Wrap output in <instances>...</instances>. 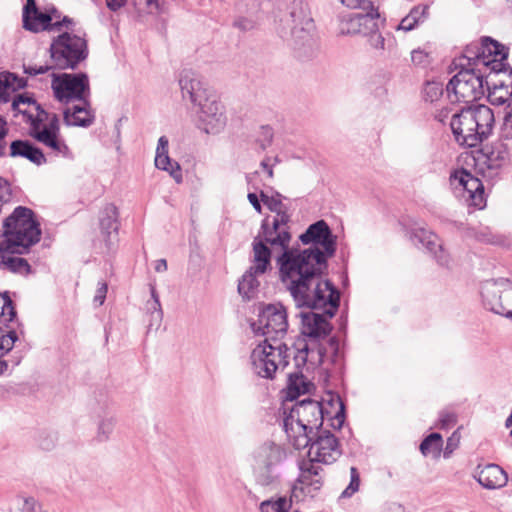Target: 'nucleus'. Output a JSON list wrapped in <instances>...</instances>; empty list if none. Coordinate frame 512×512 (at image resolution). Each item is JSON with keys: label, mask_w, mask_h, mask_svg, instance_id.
Wrapping results in <instances>:
<instances>
[{"label": "nucleus", "mask_w": 512, "mask_h": 512, "mask_svg": "<svg viewBox=\"0 0 512 512\" xmlns=\"http://www.w3.org/2000/svg\"><path fill=\"white\" fill-rule=\"evenodd\" d=\"M299 240L311 247L283 251L276 262L282 283L291 296L302 300L301 289L308 283L324 281L322 277L328 273V260L337 250V236L325 220H318L308 226Z\"/></svg>", "instance_id": "obj_1"}, {"label": "nucleus", "mask_w": 512, "mask_h": 512, "mask_svg": "<svg viewBox=\"0 0 512 512\" xmlns=\"http://www.w3.org/2000/svg\"><path fill=\"white\" fill-rule=\"evenodd\" d=\"M40 224L34 218V212L27 207L18 206L3 221L0 230V269L14 274L28 275L31 265L22 255L40 241Z\"/></svg>", "instance_id": "obj_2"}, {"label": "nucleus", "mask_w": 512, "mask_h": 512, "mask_svg": "<svg viewBox=\"0 0 512 512\" xmlns=\"http://www.w3.org/2000/svg\"><path fill=\"white\" fill-rule=\"evenodd\" d=\"M304 299H296L292 296L298 308H307V312H299L301 318V334L307 342L314 345L321 344L332 331L329 322L335 316L340 305V292L333 283L324 281L311 282L306 288L301 289Z\"/></svg>", "instance_id": "obj_3"}, {"label": "nucleus", "mask_w": 512, "mask_h": 512, "mask_svg": "<svg viewBox=\"0 0 512 512\" xmlns=\"http://www.w3.org/2000/svg\"><path fill=\"white\" fill-rule=\"evenodd\" d=\"M327 405L336 407L334 415L326 409L323 403L309 397L296 402L289 414L283 420V427L289 438L306 437L323 429L324 420L330 421V426L340 429L345 421V406L338 395H330Z\"/></svg>", "instance_id": "obj_4"}, {"label": "nucleus", "mask_w": 512, "mask_h": 512, "mask_svg": "<svg viewBox=\"0 0 512 512\" xmlns=\"http://www.w3.org/2000/svg\"><path fill=\"white\" fill-rule=\"evenodd\" d=\"M14 116L22 114L30 125V135L38 142L51 148L58 154L67 156L69 148L60 139V125L57 114H50L37 101L27 95L19 94L12 101Z\"/></svg>", "instance_id": "obj_5"}, {"label": "nucleus", "mask_w": 512, "mask_h": 512, "mask_svg": "<svg viewBox=\"0 0 512 512\" xmlns=\"http://www.w3.org/2000/svg\"><path fill=\"white\" fill-rule=\"evenodd\" d=\"M290 357L298 371L289 373L288 375V395L291 399L296 398L301 393L307 391V384L301 369L310 362L312 365L324 364L327 359L335 364L340 359L339 340L337 337L329 338L325 344H317L307 342L306 338L297 339L292 347H288Z\"/></svg>", "instance_id": "obj_6"}, {"label": "nucleus", "mask_w": 512, "mask_h": 512, "mask_svg": "<svg viewBox=\"0 0 512 512\" xmlns=\"http://www.w3.org/2000/svg\"><path fill=\"white\" fill-rule=\"evenodd\" d=\"M494 123L493 110L486 105H477L455 113L451 118L450 127L459 145L474 148L490 137Z\"/></svg>", "instance_id": "obj_7"}, {"label": "nucleus", "mask_w": 512, "mask_h": 512, "mask_svg": "<svg viewBox=\"0 0 512 512\" xmlns=\"http://www.w3.org/2000/svg\"><path fill=\"white\" fill-rule=\"evenodd\" d=\"M49 52L55 69L74 70L87 58L88 47L84 38L64 32L52 40Z\"/></svg>", "instance_id": "obj_8"}, {"label": "nucleus", "mask_w": 512, "mask_h": 512, "mask_svg": "<svg viewBox=\"0 0 512 512\" xmlns=\"http://www.w3.org/2000/svg\"><path fill=\"white\" fill-rule=\"evenodd\" d=\"M286 343L274 344L268 342L258 344L251 353L252 369L259 377L273 379L280 368L289 364L290 354Z\"/></svg>", "instance_id": "obj_9"}, {"label": "nucleus", "mask_w": 512, "mask_h": 512, "mask_svg": "<svg viewBox=\"0 0 512 512\" xmlns=\"http://www.w3.org/2000/svg\"><path fill=\"white\" fill-rule=\"evenodd\" d=\"M293 446L296 449L309 447L308 457L326 465L333 464L342 455L338 439L324 428L306 437H296Z\"/></svg>", "instance_id": "obj_10"}, {"label": "nucleus", "mask_w": 512, "mask_h": 512, "mask_svg": "<svg viewBox=\"0 0 512 512\" xmlns=\"http://www.w3.org/2000/svg\"><path fill=\"white\" fill-rule=\"evenodd\" d=\"M484 73L486 71L462 68L446 86L449 98L466 104L481 99L485 95Z\"/></svg>", "instance_id": "obj_11"}, {"label": "nucleus", "mask_w": 512, "mask_h": 512, "mask_svg": "<svg viewBox=\"0 0 512 512\" xmlns=\"http://www.w3.org/2000/svg\"><path fill=\"white\" fill-rule=\"evenodd\" d=\"M508 48L492 39L491 37H482L480 44L472 43L468 45L463 54L466 64L461 63L462 68L474 69L477 71H487L490 63L497 56L502 59L508 58Z\"/></svg>", "instance_id": "obj_12"}, {"label": "nucleus", "mask_w": 512, "mask_h": 512, "mask_svg": "<svg viewBox=\"0 0 512 512\" xmlns=\"http://www.w3.org/2000/svg\"><path fill=\"white\" fill-rule=\"evenodd\" d=\"M255 333L266 336L264 342L276 344L288 329L287 312L281 303L268 304L259 313L257 322L252 324Z\"/></svg>", "instance_id": "obj_13"}, {"label": "nucleus", "mask_w": 512, "mask_h": 512, "mask_svg": "<svg viewBox=\"0 0 512 512\" xmlns=\"http://www.w3.org/2000/svg\"><path fill=\"white\" fill-rule=\"evenodd\" d=\"M52 76V89L60 102L68 104L73 100H89L90 85L86 73H62L52 74Z\"/></svg>", "instance_id": "obj_14"}, {"label": "nucleus", "mask_w": 512, "mask_h": 512, "mask_svg": "<svg viewBox=\"0 0 512 512\" xmlns=\"http://www.w3.org/2000/svg\"><path fill=\"white\" fill-rule=\"evenodd\" d=\"M320 464L309 457L298 460L299 473L292 488L293 494L299 491L304 496L311 498L319 494L325 482L324 469Z\"/></svg>", "instance_id": "obj_15"}, {"label": "nucleus", "mask_w": 512, "mask_h": 512, "mask_svg": "<svg viewBox=\"0 0 512 512\" xmlns=\"http://www.w3.org/2000/svg\"><path fill=\"white\" fill-rule=\"evenodd\" d=\"M195 125L206 134H218L224 130L227 117L224 106L215 95L197 105Z\"/></svg>", "instance_id": "obj_16"}, {"label": "nucleus", "mask_w": 512, "mask_h": 512, "mask_svg": "<svg viewBox=\"0 0 512 512\" xmlns=\"http://www.w3.org/2000/svg\"><path fill=\"white\" fill-rule=\"evenodd\" d=\"M280 21L290 29L291 34L303 31L312 22L308 4L304 0H278Z\"/></svg>", "instance_id": "obj_17"}, {"label": "nucleus", "mask_w": 512, "mask_h": 512, "mask_svg": "<svg viewBox=\"0 0 512 512\" xmlns=\"http://www.w3.org/2000/svg\"><path fill=\"white\" fill-rule=\"evenodd\" d=\"M365 13H347L339 15V33L342 35L368 34L378 30V9L363 10Z\"/></svg>", "instance_id": "obj_18"}, {"label": "nucleus", "mask_w": 512, "mask_h": 512, "mask_svg": "<svg viewBox=\"0 0 512 512\" xmlns=\"http://www.w3.org/2000/svg\"><path fill=\"white\" fill-rule=\"evenodd\" d=\"M277 217L274 218L272 225L268 224L267 219H264L261 224V234L265 241L272 247L279 246L283 251L290 250L289 243L291 240V234L286 226L290 220V216L287 213V207L275 212Z\"/></svg>", "instance_id": "obj_19"}, {"label": "nucleus", "mask_w": 512, "mask_h": 512, "mask_svg": "<svg viewBox=\"0 0 512 512\" xmlns=\"http://www.w3.org/2000/svg\"><path fill=\"white\" fill-rule=\"evenodd\" d=\"M179 86L182 98L189 100L195 107L213 96L204 86L200 76L190 69H184L181 72Z\"/></svg>", "instance_id": "obj_20"}, {"label": "nucleus", "mask_w": 512, "mask_h": 512, "mask_svg": "<svg viewBox=\"0 0 512 512\" xmlns=\"http://www.w3.org/2000/svg\"><path fill=\"white\" fill-rule=\"evenodd\" d=\"M412 241L416 245H422L427 251L433 254L439 265L443 267L449 266L450 256L444 250L436 234L421 228L413 233Z\"/></svg>", "instance_id": "obj_21"}, {"label": "nucleus", "mask_w": 512, "mask_h": 512, "mask_svg": "<svg viewBox=\"0 0 512 512\" xmlns=\"http://www.w3.org/2000/svg\"><path fill=\"white\" fill-rule=\"evenodd\" d=\"M474 479L485 489L493 490L504 487L507 484V473L497 464H487L483 468L477 466Z\"/></svg>", "instance_id": "obj_22"}, {"label": "nucleus", "mask_w": 512, "mask_h": 512, "mask_svg": "<svg viewBox=\"0 0 512 512\" xmlns=\"http://www.w3.org/2000/svg\"><path fill=\"white\" fill-rule=\"evenodd\" d=\"M485 76V85L502 86L512 89V68L507 63V59L497 56L490 63Z\"/></svg>", "instance_id": "obj_23"}, {"label": "nucleus", "mask_w": 512, "mask_h": 512, "mask_svg": "<svg viewBox=\"0 0 512 512\" xmlns=\"http://www.w3.org/2000/svg\"><path fill=\"white\" fill-rule=\"evenodd\" d=\"M95 120L89 100L80 101V104L67 107L63 111V121L66 126L89 127Z\"/></svg>", "instance_id": "obj_24"}, {"label": "nucleus", "mask_w": 512, "mask_h": 512, "mask_svg": "<svg viewBox=\"0 0 512 512\" xmlns=\"http://www.w3.org/2000/svg\"><path fill=\"white\" fill-rule=\"evenodd\" d=\"M451 180L457 182L472 199L475 206L481 207L484 195L482 182L465 169L456 171L451 175Z\"/></svg>", "instance_id": "obj_25"}, {"label": "nucleus", "mask_w": 512, "mask_h": 512, "mask_svg": "<svg viewBox=\"0 0 512 512\" xmlns=\"http://www.w3.org/2000/svg\"><path fill=\"white\" fill-rule=\"evenodd\" d=\"M169 140L166 136L158 139L156 148L155 166L158 169L167 171L171 177L177 182L182 181V172L180 165L173 161L168 155Z\"/></svg>", "instance_id": "obj_26"}, {"label": "nucleus", "mask_w": 512, "mask_h": 512, "mask_svg": "<svg viewBox=\"0 0 512 512\" xmlns=\"http://www.w3.org/2000/svg\"><path fill=\"white\" fill-rule=\"evenodd\" d=\"M10 157H23L31 163L41 166L47 162L43 151L28 140H14L10 144Z\"/></svg>", "instance_id": "obj_27"}, {"label": "nucleus", "mask_w": 512, "mask_h": 512, "mask_svg": "<svg viewBox=\"0 0 512 512\" xmlns=\"http://www.w3.org/2000/svg\"><path fill=\"white\" fill-rule=\"evenodd\" d=\"M285 458V449L274 442L263 443L256 452V461L264 468H276Z\"/></svg>", "instance_id": "obj_28"}, {"label": "nucleus", "mask_w": 512, "mask_h": 512, "mask_svg": "<svg viewBox=\"0 0 512 512\" xmlns=\"http://www.w3.org/2000/svg\"><path fill=\"white\" fill-rule=\"evenodd\" d=\"M118 216V209L112 203L107 204L101 211L100 230L107 247H110L112 235L117 236L118 234Z\"/></svg>", "instance_id": "obj_29"}, {"label": "nucleus", "mask_w": 512, "mask_h": 512, "mask_svg": "<svg viewBox=\"0 0 512 512\" xmlns=\"http://www.w3.org/2000/svg\"><path fill=\"white\" fill-rule=\"evenodd\" d=\"M23 28L38 33L40 31H53V15L49 12H42L36 7L31 14H23Z\"/></svg>", "instance_id": "obj_30"}, {"label": "nucleus", "mask_w": 512, "mask_h": 512, "mask_svg": "<svg viewBox=\"0 0 512 512\" xmlns=\"http://www.w3.org/2000/svg\"><path fill=\"white\" fill-rule=\"evenodd\" d=\"M267 244L264 238H260V235L253 240V265L251 268L256 273H266L268 269H271L272 252Z\"/></svg>", "instance_id": "obj_31"}, {"label": "nucleus", "mask_w": 512, "mask_h": 512, "mask_svg": "<svg viewBox=\"0 0 512 512\" xmlns=\"http://www.w3.org/2000/svg\"><path fill=\"white\" fill-rule=\"evenodd\" d=\"M503 291H500L496 282L487 281L481 287V296L484 306L495 314L504 312L503 310Z\"/></svg>", "instance_id": "obj_32"}, {"label": "nucleus", "mask_w": 512, "mask_h": 512, "mask_svg": "<svg viewBox=\"0 0 512 512\" xmlns=\"http://www.w3.org/2000/svg\"><path fill=\"white\" fill-rule=\"evenodd\" d=\"M151 299L146 303V309L149 316L147 332L157 331L163 320V310L159 300L158 293L154 286L150 287Z\"/></svg>", "instance_id": "obj_33"}, {"label": "nucleus", "mask_w": 512, "mask_h": 512, "mask_svg": "<svg viewBox=\"0 0 512 512\" xmlns=\"http://www.w3.org/2000/svg\"><path fill=\"white\" fill-rule=\"evenodd\" d=\"M491 105L512 107V89L502 86L485 85V93Z\"/></svg>", "instance_id": "obj_34"}, {"label": "nucleus", "mask_w": 512, "mask_h": 512, "mask_svg": "<svg viewBox=\"0 0 512 512\" xmlns=\"http://www.w3.org/2000/svg\"><path fill=\"white\" fill-rule=\"evenodd\" d=\"M262 274L263 273H256V271H253V268L250 267L239 280V294L248 300L253 298L260 284L257 280V276Z\"/></svg>", "instance_id": "obj_35"}, {"label": "nucleus", "mask_w": 512, "mask_h": 512, "mask_svg": "<svg viewBox=\"0 0 512 512\" xmlns=\"http://www.w3.org/2000/svg\"><path fill=\"white\" fill-rule=\"evenodd\" d=\"M116 423L117 419L113 414L105 413L98 422L95 439L98 442L108 441L113 433Z\"/></svg>", "instance_id": "obj_36"}, {"label": "nucleus", "mask_w": 512, "mask_h": 512, "mask_svg": "<svg viewBox=\"0 0 512 512\" xmlns=\"http://www.w3.org/2000/svg\"><path fill=\"white\" fill-rule=\"evenodd\" d=\"M292 507V500L286 497L267 499L260 503V512H289Z\"/></svg>", "instance_id": "obj_37"}, {"label": "nucleus", "mask_w": 512, "mask_h": 512, "mask_svg": "<svg viewBox=\"0 0 512 512\" xmlns=\"http://www.w3.org/2000/svg\"><path fill=\"white\" fill-rule=\"evenodd\" d=\"M442 445L443 439L441 434L433 432L423 439L419 448L424 456L429 454L439 455Z\"/></svg>", "instance_id": "obj_38"}, {"label": "nucleus", "mask_w": 512, "mask_h": 512, "mask_svg": "<svg viewBox=\"0 0 512 512\" xmlns=\"http://www.w3.org/2000/svg\"><path fill=\"white\" fill-rule=\"evenodd\" d=\"M16 316L17 312L9 292L0 293V317H3L5 322H13Z\"/></svg>", "instance_id": "obj_39"}, {"label": "nucleus", "mask_w": 512, "mask_h": 512, "mask_svg": "<svg viewBox=\"0 0 512 512\" xmlns=\"http://www.w3.org/2000/svg\"><path fill=\"white\" fill-rule=\"evenodd\" d=\"M232 26L240 32H250L257 28L258 21L252 14L238 15L234 17Z\"/></svg>", "instance_id": "obj_40"}, {"label": "nucleus", "mask_w": 512, "mask_h": 512, "mask_svg": "<svg viewBox=\"0 0 512 512\" xmlns=\"http://www.w3.org/2000/svg\"><path fill=\"white\" fill-rule=\"evenodd\" d=\"M0 84H2L4 88H10L12 91H15L25 88L27 86V80L16 74L6 72L0 74Z\"/></svg>", "instance_id": "obj_41"}, {"label": "nucleus", "mask_w": 512, "mask_h": 512, "mask_svg": "<svg viewBox=\"0 0 512 512\" xmlns=\"http://www.w3.org/2000/svg\"><path fill=\"white\" fill-rule=\"evenodd\" d=\"M443 94V85L437 81H428L423 88V98L426 102L433 103Z\"/></svg>", "instance_id": "obj_42"}, {"label": "nucleus", "mask_w": 512, "mask_h": 512, "mask_svg": "<svg viewBox=\"0 0 512 512\" xmlns=\"http://www.w3.org/2000/svg\"><path fill=\"white\" fill-rule=\"evenodd\" d=\"M256 480L261 486H272L279 482V474L276 468H264L261 466Z\"/></svg>", "instance_id": "obj_43"}, {"label": "nucleus", "mask_w": 512, "mask_h": 512, "mask_svg": "<svg viewBox=\"0 0 512 512\" xmlns=\"http://www.w3.org/2000/svg\"><path fill=\"white\" fill-rule=\"evenodd\" d=\"M360 474L356 467L350 468V482L348 486L343 490V492L340 495V498H350L352 497L356 492H358L360 487Z\"/></svg>", "instance_id": "obj_44"}, {"label": "nucleus", "mask_w": 512, "mask_h": 512, "mask_svg": "<svg viewBox=\"0 0 512 512\" xmlns=\"http://www.w3.org/2000/svg\"><path fill=\"white\" fill-rule=\"evenodd\" d=\"M261 201L267 206V208L272 212H280L281 209L286 206L282 203V199L284 198L282 194L276 192L272 196H268L263 191L260 192Z\"/></svg>", "instance_id": "obj_45"}, {"label": "nucleus", "mask_w": 512, "mask_h": 512, "mask_svg": "<svg viewBox=\"0 0 512 512\" xmlns=\"http://www.w3.org/2000/svg\"><path fill=\"white\" fill-rule=\"evenodd\" d=\"M17 340L18 335L14 329H10L8 331H4L2 329L0 335V351L2 352V356L13 349Z\"/></svg>", "instance_id": "obj_46"}, {"label": "nucleus", "mask_w": 512, "mask_h": 512, "mask_svg": "<svg viewBox=\"0 0 512 512\" xmlns=\"http://www.w3.org/2000/svg\"><path fill=\"white\" fill-rule=\"evenodd\" d=\"M408 14L412 20H417V24L419 25L428 18L429 6L424 4L416 5L410 10Z\"/></svg>", "instance_id": "obj_47"}, {"label": "nucleus", "mask_w": 512, "mask_h": 512, "mask_svg": "<svg viewBox=\"0 0 512 512\" xmlns=\"http://www.w3.org/2000/svg\"><path fill=\"white\" fill-rule=\"evenodd\" d=\"M342 5L350 9H377L370 0H338Z\"/></svg>", "instance_id": "obj_48"}, {"label": "nucleus", "mask_w": 512, "mask_h": 512, "mask_svg": "<svg viewBox=\"0 0 512 512\" xmlns=\"http://www.w3.org/2000/svg\"><path fill=\"white\" fill-rule=\"evenodd\" d=\"M261 136L257 139V143L259 144L262 150L266 149L269 146L273 139V130L269 126H262L260 130Z\"/></svg>", "instance_id": "obj_49"}, {"label": "nucleus", "mask_w": 512, "mask_h": 512, "mask_svg": "<svg viewBox=\"0 0 512 512\" xmlns=\"http://www.w3.org/2000/svg\"><path fill=\"white\" fill-rule=\"evenodd\" d=\"M503 300V310L501 312V316H505L506 318H512V288L506 289L502 293Z\"/></svg>", "instance_id": "obj_50"}, {"label": "nucleus", "mask_w": 512, "mask_h": 512, "mask_svg": "<svg viewBox=\"0 0 512 512\" xmlns=\"http://www.w3.org/2000/svg\"><path fill=\"white\" fill-rule=\"evenodd\" d=\"M8 135L7 122L0 115V158L6 156V136Z\"/></svg>", "instance_id": "obj_51"}, {"label": "nucleus", "mask_w": 512, "mask_h": 512, "mask_svg": "<svg viewBox=\"0 0 512 512\" xmlns=\"http://www.w3.org/2000/svg\"><path fill=\"white\" fill-rule=\"evenodd\" d=\"M502 136L505 139L512 140V107L504 115Z\"/></svg>", "instance_id": "obj_52"}, {"label": "nucleus", "mask_w": 512, "mask_h": 512, "mask_svg": "<svg viewBox=\"0 0 512 512\" xmlns=\"http://www.w3.org/2000/svg\"><path fill=\"white\" fill-rule=\"evenodd\" d=\"M457 417L452 412H441L439 417V426L441 429H448L455 425Z\"/></svg>", "instance_id": "obj_53"}, {"label": "nucleus", "mask_w": 512, "mask_h": 512, "mask_svg": "<svg viewBox=\"0 0 512 512\" xmlns=\"http://www.w3.org/2000/svg\"><path fill=\"white\" fill-rule=\"evenodd\" d=\"M17 501L19 512H35L36 500L33 497H19Z\"/></svg>", "instance_id": "obj_54"}, {"label": "nucleus", "mask_w": 512, "mask_h": 512, "mask_svg": "<svg viewBox=\"0 0 512 512\" xmlns=\"http://www.w3.org/2000/svg\"><path fill=\"white\" fill-rule=\"evenodd\" d=\"M52 66L41 65V66H32V65H23L24 73L30 76H36L39 74L47 73L49 70L53 69Z\"/></svg>", "instance_id": "obj_55"}, {"label": "nucleus", "mask_w": 512, "mask_h": 512, "mask_svg": "<svg viewBox=\"0 0 512 512\" xmlns=\"http://www.w3.org/2000/svg\"><path fill=\"white\" fill-rule=\"evenodd\" d=\"M107 290H108V286H107L106 282L98 283V288H97L96 294L93 298V302L96 306H101L104 303L106 294H107Z\"/></svg>", "instance_id": "obj_56"}, {"label": "nucleus", "mask_w": 512, "mask_h": 512, "mask_svg": "<svg viewBox=\"0 0 512 512\" xmlns=\"http://www.w3.org/2000/svg\"><path fill=\"white\" fill-rule=\"evenodd\" d=\"M428 54L421 50L415 49L411 52V61L414 65L425 66L427 63Z\"/></svg>", "instance_id": "obj_57"}, {"label": "nucleus", "mask_w": 512, "mask_h": 512, "mask_svg": "<svg viewBox=\"0 0 512 512\" xmlns=\"http://www.w3.org/2000/svg\"><path fill=\"white\" fill-rule=\"evenodd\" d=\"M418 26L417 20H412V18L408 15H406L400 23L397 25L396 30H402L405 32L412 31Z\"/></svg>", "instance_id": "obj_58"}, {"label": "nucleus", "mask_w": 512, "mask_h": 512, "mask_svg": "<svg viewBox=\"0 0 512 512\" xmlns=\"http://www.w3.org/2000/svg\"><path fill=\"white\" fill-rule=\"evenodd\" d=\"M368 34H371L369 42L372 47L375 49H384L385 39L380 33L377 32V30L368 32Z\"/></svg>", "instance_id": "obj_59"}, {"label": "nucleus", "mask_w": 512, "mask_h": 512, "mask_svg": "<svg viewBox=\"0 0 512 512\" xmlns=\"http://www.w3.org/2000/svg\"><path fill=\"white\" fill-rule=\"evenodd\" d=\"M55 442H56V437L54 435L47 434L45 437H42L39 440V446L43 450H50L54 447Z\"/></svg>", "instance_id": "obj_60"}, {"label": "nucleus", "mask_w": 512, "mask_h": 512, "mask_svg": "<svg viewBox=\"0 0 512 512\" xmlns=\"http://www.w3.org/2000/svg\"><path fill=\"white\" fill-rule=\"evenodd\" d=\"M74 24L72 18L64 16L62 20L53 22V31H60L62 27L69 29Z\"/></svg>", "instance_id": "obj_61"}, {"label": "nucleus", "mask_w": 512, "mask_h": 512, "mask_svg": "<svg viewBox=\"0 0 512 512\" xmlns=\"http://www.w3.org/2000/svg\"><path fill=\"white\" fill-rule=\"evenodd\" d=\"M105 1H106L107 8L113 12L118 11L120 8L125 6V4L127 3V0H105Z\"/></svg>", "instance_id": "obj_62"}, {"label": "nucleus", "mask_w": 512, "mask_h": 512, "mask_svg": "<svg viewBox=\"0 0 512 512\" xmlns=\"http://www.w3.org/2000/svg\"><path fill=\"white\" fill-rule=\"evenodd\" d=\"M247 198H248L250 204L253 206V208L258 213H261L262 206H261V203H260V200H259L257 194H255V193H248Z\"/></svg>", "instance_id": "obj_63"}, {"label": "nucleus", "mask_w": 512, "mask_h": 512, "mask_svg": "<svg viewBox=\"0 0 512 512\" xmlns=\"http://www.w3.org/2000/svg\"><path fill=\"white\" fill-rule=\"evenodd\" d=\"M146 5L147 7H151L153 5L159 13L165 12L166 3L164 1L160 2L159 0H146Z\"/></svg>", "instance_id": "obj_64"}]
</instances>
